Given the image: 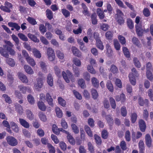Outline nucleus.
I'll return each mask as SVG.
<instances>
[{"instance_id": "obj_53", "label": "nucleus", "mask_w": 153, "mask_h": 153, "mask_svg": "<svg viewBox=\"0 0 153 153\" xmlns=\"http://www.w3.org/2000/svg\"><path fill=\"white\" fill-rule=\"evenodd\" d=\"M94 137L97 144L98 145H100L102 142L100 137L97 134H95Z\"/></svg>"}, {"instance_id": "obj_36", "label": "nucleus", "mask_w": 153, "mask_h": 153, "mask_svg": "<svg viewBox=\"0 0 153 153\" xmlns=\"http://www.w3.org/2000/svg\"><path fill=\"white\" fill-rule=\"evenodd\" d=\"M91 82L93 85L95 87H97L99 85V82L98 80L95 77H93L91 79Z\"/></svg>"}, {"instance_id": "obj_17", "label": "nucleus", "mask_w": 153, "mask_h": 153, "mask_svg": "<svg viewBox=\"0 0 153 153\" xmlns=\"http://www.w3.org/2000/svg\"><path fill=\"white\" fill-rule=\"evenodd\" d=\"M19 87L20 91L23 93H26V92H27L29 93H30L31 92L30 89L28 87H26L22 85L19 86Z\"/></svg>"}, {"instance_id": "obj_26", "label": "nucleus", "mask_w": 153, "mask_h": 153, "mask_svg": "<svg viewBox=\"0 0 153 153\" xmlns=\"http://www.w3.org/2000/svg\"><path fill=\"white\" fill-rule=\"evenodd\" d=\"M8 25L10 27H14L17 30H19L20 28V26L15 23L10 22L8 23Z\"/></svg>"}, {"instance_id": "obj_25", "label": "nucleus", "mask_w": 153, "mask_h": 153, "mask_svg": "<svg viewBox=\"0 0 153 153\" xmlns=\"http://www.w3.org/2000/svg\"><path fill=\"white\" fill-rule=\"evenodd\" d=\"M27 63L32 67L35 66L36 62L34 59L30 56L26 58V59Z\"/></svg>"}, {"instance_id": "obj_59", "label": "nucleus", "mask_w": 153, "mask_h": 153, "mask_svg": "<svg viewBox=\"0 0 153 153\" xmlns=\"http://www.w3.org/2000/svg\"><path fill=\"white\" fill-rule=\"evenodd\" d=\"M87 68L88 71L91 73L93 74L96 73V72L92 66L89 65L88 66Z\"/></svg>"}, {"instance_id": "obj_4", "label": "nucleus", "mask_w": 153, "mask_h": 153, "mask_svg": "<svg viewBox=\"0 0 153 153\" xmlns=\"http://www.w3.org/2000/svg\"><path fill=\"white\" fill-rule=\"evenodd\" d=\"M62 75L63 78L67 83L69 82V79L71 80L72 82L74 81V79H72L73 76L72 74L69 71L67 70L66 73L64 71H63Z\"/></svg>"}, {"instance_id": "obj_24", "label": "nucleus", "mask_w": 153, "mask_h": 153, "mask_svg": "<svg viewBox=\"0 0 153 153\" xmlns=\"http://www.w3.org/2000/svg\"><path fill=\"white\" fill-rule=\"evenodd\" d=\"M26 115L27 118L30 120H32L34 118L32 112L29 110H27L26 111Z\"/></svg>"}, {"instance_id": "obj_29", "label": "nucleus", "mask_w": 153, "mask_h": 153, "mask_svg": "<svg viewBox=\"0 0 153 153\" xmlns=\"http://www.w3.org/2000/svg\"><path fill=\"white\" fill-rule=\"evenodd\" d=\"M85 130L88 135L92 137L93 136V134L90 127L87 125L85 126L84 127Z\"/></svg>"}, {"instance_id": "obj_18", "label": "nucleus", "mask_w": 153, "mask_h": 153, "mask_svg": "<svg viewBox=\"0 0 153 153\" xmlns=\"http://www.w3.org/2000/svg\"><path fill=\"white\" fill-rule=\"evenodd\" d=\"M24 68L26 72L28 74L32 75L33 74L34 71L32 68L27 65L24 66Z\"/></svg>"}, {"instance_id": "obj_56", "label": "nucleus", "mask_w": 153, "mask_h": 153, "mask_svg": "<svg viewBox=\"0 0 153 153\" xmlns=\"http://www.w3.org/2000/svg\"><path fill=\"white\" fill-rule=\"evenodd\" d=\"M100 29L104 31H106L108 30L109 28L108 25L106 24H100Z\"/></svg>"}, {"instance_id": "obj_15", "label": "nucleus", "mask_w": 153, "mask_h": 153, "mask_svg": "<svg viewBox=\"0 0 153 153\" xmlns=\"http://www.w3.org/2000/svg\"><path fill=\"white\" fill-rule=\"evenodd\" d=\"M37 106L39 109L42 111H45L46 110V106L42 101H39L37 103Z\"/></svg>"}, {"instance_id": "obj_14", "label": "nucleus", "mask_w": 153, "mask_h": 153, "mask_svg": "<svg viewBox=\"0 0 153 153\" xmlns=\"http://www.w3.org/2000/svg\"><path fill=\"white\" fill-rule=\"evenodd\" d=\"M106 48L107 50L106 55L108 57L111 56L113 55V51L109 44H106Z\"/></svg>"}, {"instance_id": "obj_7", "label": "nucleus", "mask_w": 153, "mask_h": 153, "mask_svg": "<svg viewBox=\"0 0 153 153\" xmlns=\"http://www.w3.org/2000/svg\"><path fill=\"white\" fill-rule=\"evenodd\" d=\"M6 140L8 143L12 146H16L18 144L17 140L12 136H8L6 138Z\"/></svg>"}, {"instance_id": "obj_41", "label": "nucleus", "mask_w": 153, "mask_h": 153, "mask_svg": "<svg viewBox=\"0 0 153 153\" xmlns=\"http://www.w3.org/2000/svg\"><path fill=\"white\" fill-rule=\"evenodd\" d=\"M147 78L150 81L153 80V76L150 70H147L146 72Z\"/></svg>"}, {"instance_id": "obj_19", "label": "nucleus", "mask_w": 153, "mask_h": 153, "mask_svg": "<svg viewBox=\"0 0 153 153\" xmlns=\"http://www.w3.org/2000/svg\"><path fill=\"white\" fill-rule=\"evenodd\" d=\"M38 116L40 120L42 122H45L47 121V118L45 114L43 112H40L38 114Z\"/></svg>"}, {"instance_id": "obj_20", "label": "nucleus", "mask_w": 153, "mask_h": 153, "mask_svg": "<svg viewBox=\"0 0 153 153\" xmlns=\"http://www.w3.org/2000/svg\"><path fill=\"white\" fill-rule=\"evenodd\" d=\"M71 49L72 52L74 55L78 57L81 55V53L80 51L75 47H72Z\"/></svg>"}, {"instance_id": "obj_27", "label": "nucleus", "mask_w": 153, "mask_h": 153, "mask_svg": "<svg viewBox=\"0 0 153 153\" xmlns=\"http://www.w3.org/2000/svg\"><path fill=\"white\" fill-rule=\"evenodd\" d=\"M2 123L3 126L7 128V131L10 133H11L12 131L10 130V126L8 121L6 120H4L3 121Z\"/></svg>"}, {"instance_id": "obj_16", "label": "nucleus", "mask_w": 153, "mask_h": 153, "mask_svg": "<svg viewBox=\"0 0 153 153\" xmlns=\"http://www.w3.org/2000/svg\"><path fill=\"white\" fill-rule=\"evenodd\" d=\"M139 123L140 130L142 132H144L146 128V126L144 121L142 120H140Z\"/></svg>"}, {"instance_id": "obj_30", "label": "nucleus", "mask_w": 153, "mask_h": 153, "mask_svg": "<svg viewBox=\"0 0 153 153\" xmlns=\"http://www.w3.org/2000/svg\"><path fill=\"white\" fill-rule=\"evenodd\" d=\"M52 130L53 132L56 135L59 134L60 128H59L56 125L53 124L52 126Z\"/></svg>"}, {"instance_id": "obj_11", "label": "nucleus", "mask_w": 153, "mask_h": 153, "mask_svg": "<svg viewBox=\"0 0 153 153\" xmlns=\"http://www.w3.org/2000/svg\"><path fill=\"white\" fill-rule=\"evenodd\" d=\"M10 123L13 130L16 133H18L19 131V127L18 125L13 121L10 122Z\"/></svg>"}, {"instance_id": "obj_39", "label": "nucleus", "mask_w": 153, "mask_h": 153, "mask_svg": "<svg viewBox=\"0 0 153 153\" xmlns=\"http://www.w3.org/2000/svg\"><path fill=\"white\" fill-rule=\"evenodd\" d=\"M6 61L7 63L12 67H14L15 65V63L14 60L11 58L7 59Z\"/></svg>"}, {"instance_id": "obj_12", "label": "nucleus", "mask_w": 153, "mask_h": 153, "mask_svg": "<svg viewBox=\"0 0 153 153\" xmlns=\"http://www.w3.org/2000/svg\"><path fill=\"white\" fill-rule=\"evenodd\" d=\"M48 104L51 106L53 107V100L51 97V96L50 94L48 93L46 94V99Z\"/></svg>"}, {"instance_id": "obj_13", "label": "nucleus", "mask_w": 153, "mask_h": 153, "mask_svg": "<svg viewBox=\"0 0 153 153\" xmlns=\"http://www.w3.org/2000/svg\"><path fill=\"white\" fill-rule=\"evenodd\" d=\"M19 121L20 124L26 128H28L29 127V123L25 120L22 118H19Z\"/></svg>"}, {"instance_id": "obj_64", "label": "nucleus", "mask_w": 153, "mask_h": 153, "mask_svg": "<svg viewBox=\"0 0 153 153\" xmlns=\"http://www.w3.org/2000/svg\"><path fill=\"white\" fill-rule=\"evenodd\" d=\"M59 146L62 149L65 150L67 148L66 144L63 142L61 141L59 143Z\"/></svg>"}, {"instance_id": "obj_3", "label": "nucleus", "mask_w": 153, "mask_h": 153, "mask_svg": "<svg viewBox=\"0 0 153 153\" xmlns=\"http://www.w3.org/2000/svg\"><path fill=\"white\" fill-rule=\"evenodd\" d=\"M116 12L117 13L115 15L116 19L120 25L123 24L124 22V20L123 19V13L119 9L117 10Z\"/></svg>"}, {"instance_id": "obj_47", "label": "nucleus", "mask_w": 153, "mask_h": 153, "mask_svg": "<svg viewBox=\"0 0 153 153\" xmlns=\"http://www.w3.org/2000/svg\"><path fill=\"white\" fill-rule=\"evenodd\" d=\"M71 127L73 132L75 134H78L79 132V129L77 126L75 124L72 123Z\"/></svg>"}, {"instance_id": "obj_50", "label": "nucleus", "mask_w": 153, "mask_h": 153, "mask_svg": "<svg viewBox=\"0 0 153 153\" xmlns=\"http://www.w3.org/2000/svg\"><path fill=\"white\" fill-rule=\"evenodd\" d=\"M39 30L42 34H44L46 31V29L44 25L41 24L39 26Z\"/></svg>"}, {"instance_id": "obj_5", "label": "nucleus", "mask_w": 153, "mask_h": 153, "mask_svg": "<svg viewBox=\"0 0 153 153\" xmlns=\"http://www.w3.org/2000/svg\"><path fill=\"white\" fill-rule=\"evenodd\" d=\"M46 54L49 60L51 61L54 60L55 55L54 50L51 48L49 47L47 50Z\"/></svg>"}, {"instance_id": "obj_63", "label": "nucleus", "mask_w": 153, "mask_h": 153, "mask_svg": "<svg viewBox=\"0 0 153 153\" xmlns=\"http://www.w3.org/2000/svg\"><path fill=\"white\" fill-rule=\"evenodd\" d=\"M131 117V122L133 123H134L136 121L137 118V114L135 113H133L132 114Z\"/></svg>"}, {"instance_id": "obj_10", "label": "nucleus", "mask_w": 153, "mask_h": 153, "mask_svg": "<svg viewBox=\"0 0 153 153\" xmlns=\"http://www.w3.org/2000/svg\"><path fill=\"white\" fill-rule=\"evenodd\" d=\"M145 139L146 146L148 147H151L152 141L151 138L149 134H147L146 135Z\"/></svg>"}, {"instance_id": "obj_32", "label": "nucleus", "mask_w": 153, "mask_h": 153, "mask_svg": "<svg viewBox=\"0 0 153 153\" xmlns=\"http://www.w3.org/2000/svg\"><path fill=\"white\" fill-rule=\"evenodd\" d=\"M97 13L100 19H102L104 18L105 16L103 12L100 8H98L97 9Z\"/></svg>"}, {"instance_id": "obj_31", "label": "nucleus", "mask_w": 153, "mask_h": 153, "mask_svg": "<svg viewBox=\"0 0 153 153\" xmlns=\"http://www.w3.org/2000/svg\"><path fill=\"white\" fill-rule=\"evenodd\" d=\"M46 14L47 18L49 20L53 18V13L49 9H47L46 11Z\"/></svg>"}, {"instance_id": "obj_43", "label": "nucleus", "mask_w": 153, "mask_h": 153, "mask_svg": "<svg viewBox=\"0 0 153 153\" xmlns=\"http://www.w3.org/2000/svg\"><path fill=\"white\" fill-rule=\"evenodd\" d=\"M142 135V134L140 132L138 131L137 132L136 137H135V133L133 132L132 134V138L134 140L135 139H137L140 137Z\"/></svg>"}, {"instance_id": "obj_42", "label": "nucleus", "mask_w": 153, "mask_h": 153, "mask_svg": "<svg viewBox=\"0 0 153 153\" xmlns=\"http://www.w3.org/2000/svg\"><path fill=\"white\" fill-rule=\"evenodd\" d=\"M28 101L30 104H33L35 103V100L33 96L29 94L27 96Z\"/></svg>"}, {"instance_id": "obj_22", "label": "nucleus", "mask_w": 153, "mask_h": 153, "mask_svg": "<svg viewBox=\"0 0 153 153\" xmlns=\"http://www.w3.org/2000/svg\"><path fill=\"white\" fill-rule=\"evenodd\" d=\"M55 111L56 116L59 118H61L63 116L62 111L60 108L57 107L55 108Z\"/></svg>"}, {"instance_id": "obj_35", "label": "nucleus", "mask_w": 153, "mask_h": 153, "mask_svg": "<svg viewBox=\"0 0 153 153\" xmlns=\"http://www.w3.org/2000/svg\"><path fill=\"white\" fill-rule=\"evenodd\" d=\"M16 110L19 114H22L23 112V109L22 106L19 104L15 105Z\"/></svg>"}, {"instance_id": "obj_6", "label": "nucleus", "mask_w": 153, "mask_h": 153, "mask_svg": "<svg viewBox=\"0 0 153 153\" xmlns=\"http://www.w3.org/2000/svg\"><path fill=\"white\" fill-rule=\"evenodd\" d=\"M94 38L97 39L96 45L97 47L100 50L102 51L104 49V46L103 45L102 42L100 39H98V34L97 33H94Z\"/></svg>"}, {"instance_id": "obj_60", "label": "nucleus", "mask_w": 153, "mask_h": 153, "mask_svg": "<svg viewBox=\"0 0 153 153\" xmlns=\"http://www.w3.org/2000/svg\"><path fill=\"white\" fill-rule=\"evenodd\" d=\"M48 147L49 149V153H55V148L51 144L48 143Z\"/></svg>"}, {"instance_id": "obj_8", "label": "nucleus", "mask_w": 153, "mask_h": 153, "mask_svg": "<svg viewBox=\"0 0 153 153\" xmlns=\"http://www.w3.org/2000/svg\"><path fill=\"white\" fill-rule=\"evenodd\" d=\"M43 84L42 79L41 78H38L37 79V83L34 84V89L37 91H39L43 86Z\"/></svg>"}, {"instance_id": "obj_34", "label": "nucleus", "mask_w": 153, "mask_h": 153, "mask_svg": "<svg viewBox=\"0 0 153 153\" xmlns=\"http://www.w3.org/2000/svg\"><path fill=\"white\" fill-rule=\"evenodd\" d=\"M61 126L64 129H66L68 127V125L65 120L64 118H62L61 122Z\"/></svg>"}, {"instance_id": "obj_2", "label": "nucleus", "mask_w": 153, "mask_h": 153, "mask_svg": "<svg viewBox=\"0 0 153 153\" xmlns=\"http://www.w3.org/2000/svg\"><path fill=\"white\" fill-rule=\"evenodd\" d=\"M140 17L137 16L135 19V23L136 25H135L136 31L137 34L139 36H141L143 33V30L142 28L141 25L139 23Z\"/></svg>"}, {"instance_id": "obj_44", "label": "nucleus", "mask_w": 153, "mask_h": 153, "mask_svg": "<svg viewBox=\"0 0 153 153\" xmlns=\"http://www.w3.org/2000/svg\"><path fill=\"white\" fill-rule=\"evenodd\" d=\"M59 103L61 106L64 107L66 105L65 101L63 99L62 97H59L58 99Z\"/></svg>"}, {"instance_id": "obj_9", "label": "nucleus", "mask_w": 153, "mask_h": 153, "mask_svg": "<svg viewBox=\"0 0 153 153\" xmlns=\"http://www.w3.org/2000/svg\"><path fill=\"white\" fill-rule=\"evenodd\" d=\"M18 77L20 80L23 82L27 83L28 82V80L27 76L21 73H19L18 74Z\"/></svg>"}, {"instance_id": "obj_49", "label": "nucleus", "mask_w": 153, "mask_h": 153, "mask_svg": "<svg viewBox=\"0 0 153 153\" xmlns=\"http://www.w3.org/2000/svg\"><path fill=\"white\" fill-rule=\"evenodd\" d=\"M109 101L111 107L113 109H115L116 107V104L114 99L112 97H110Z\"/></svg>"}, {"instance_id": "obj_62", "label": "nucleus", "mask_w": 153, "mask_h": 153, "mask_svg": "<svg viewBox=\"0 0 153 153\" xmlns=\"http://www.w3.org/2000/svg\"><path fill=\"white\" fill-rule=\"evenodd\" d=\"M106 119L109 125H111L113 122V120L110 115H107L106 116Z\"/></svg>"}, {"instance_id": "obj_23", "label": "nucleus", "mask_w": 153, "mask_h": 153, "mask_svg": "<svg viewBox=\"0 0 153 153\" xmlns=\"http://www.w3.org/2000/svg\"><path fill=\"white\" fill-rule=\"evenodd\" d=\"M138 103L140 105L143 106L145 104L146 105L148 104L149 100L147 99H145L144 101L141 97H140L138 100Z\"/></svg>"}, {"instance_id": "obj_55", "label": "nucleus", "mask_w": 153, "mask_h": 153, "mask_svg": "<svg viewBox=\"0 0 153 153\" xmlns=\"http://www.w3.org/2000/svg\"><path fill=\"white\" fill-rule=\"evenodd\" d=\"M18 37L22 40L25 41H27L28 40L27 37L24 34L22 33H19L18 34Z\"/></svg>"}, {"instance_id": "obj_28", "label": "nucleus", "mask_w": 153, "mask_h": 153, "mask_svg": "<svg viewBox=\"0 0 153 153\" xmlns=\"http://www.w3.org/2000/svg\"><path fill=\"white\" fill-rule=\"evenodd\" d=\"M47 82L48 85L50 86H52L53 85V80L52 76L49 74L47 77Z\"/></svg>"}, {"instance_id": "obj_58", "label": "nucleus", "mask_w": 153, "mask_h": 153, "mask_svg": "<svg viewBox=\"0 0 153 153\" xmlns=\"http://www.w3.org/2000/svg\"><path fill=\"white\" fill-rule=\"evenodd\" d=\"M97 15L95 13H94L91 15V18L92 23L94 25L97 24V21L96 19Z\"/></svg>"}, {"instance_id": "obj_54", "label": "nucleus", "mask_w": 153, "mask_h": 153, "mask_svg": "<svg viewBox=\"0 0 153 153\" xmlns=\"http://www.w3.org/2000/svg\"><path fill=\"white\" fill-rule=\"evenodd\" d=\"M91 92L93 98L94 99H97L98 96L97 91L95 89H92Z\"/></svg>"}, {"instance_id": "obj_33", "label": "nucleus", "mask_w": 153, "mask_h": 153, "mask_svg": "<svg viewBox=\"0 0 153 153\" xmlns=\"http://www.w3.org/2000/svg\"><path fill=\"white\" fill-rule=\"evenodd\" d=\"M67 138L70 144L73 145L75 144V140L70 134L67 135Z\"/></svg>"}, {"instance_id": "obj_37", "label": "nucleus", "mask_w": 153, "mask_h": 153, "mask_svg": "<svg viewBox=\"0 0 153 153\" xmlns=\"http://www.w3.org/2000/svg\"><path fill=\"white\" fill-rule=\"evenodd\" d=\"M0 53L3 56L6 58H8V57L9 55L7 51L1 47H0Z\"/></svg>"}, {"instance_id": "obj_21", "label": "nucleus", "mask_w": 153, "mask_h": 153, "mask_svg": "<svg viewBox=\"0 0 153 153\" xmlns=\"http://www.w3.org/2000/svg\"><path fill=\"white\" fill-rule=\"evenodd\" d=\"M32 52L34 56L38 58H40L41 57V54L40 52L36 48H34L32 49Z\"/></svg>"}, {"instance_id": "obj_45", "label": "nucleus", "mask_w": 153, "mask_h": 153, "mask_svg": "<svg viewBox=\"0 0 153 153\" xmlns=\"http://www.w3.org/2000/svg\"><path fill=\"white\" fill-rule=\"evenodd\" d=\"M127 24L129 28L132 29L133 28L134 25L132 20L130 19H128L127 21Z\"/></svg>"}, {"instance_id": "obj_38", "label": "nucleus", "mask_w": 153, "mask_h": 153, "mask_svg": "<svg viewBox=\"0 0 153 153\" xmlns=\"http://www.w3.org/2000/svg\"><path fill=\"white\" fill-rule=\"evenodd\" d=\"M28 37L33 41L37 42H39V39H37L36 36L34 35H33L31 33H29L28 34Z\"/></svg>"}, {"instance_id": "obj_40", "label": "nucleus", "mask_w": 153, "mask_h": 153, "mask_svg": "<svg viewBox=\"0 0 153 153\" xmlns=\"http://www.w3.org/2000/svg\"><path fill=\"white\" fill-rule=\"evenodd\" d=\"M114 45L115 49L119 51L120 49V45L117 39H114Z\"/></svg>"}, {"instance_id": "obj_57", "label": "nucleus", "mask_w": 153, "mask_h": 153, "mask_svg": "<svg viewBox=\"0 0 153 153\" xmlns=\"http://www.w3.org/2000/svg\"><path fill=\"white\" fill-rule=\"evenodd\" d=\"M2 97L4 99L6 102L9 104L11 103V100L10 97L7 95L4 94L2 95Z\"/></svg>"}, {"instance_id": "obj_48", "label": "nucleus", "mask_w": 153, "mask_h": 153, "mask_svg": "<svg viewBox=\"0 0 153 153\" xmlns=\"http://www.w3.org/2000/svg\"><path fill=\"white\" fill-rule=\"evenodd\" d=\"M27 19V21L32 25H34L37 24L35 19L32 17H28Z\"/></svg>"}, {"instance_id": "obj_61", "label": "nucleus", "mask_w": 153, "mask_h": 153, "mask_svg": "<svg viewBox=\"0 0 153 153\" xmlns=\"http://www.w3.org/2000/svg\"><path fill=\"white\" fill-rule=\"evenodd\" d=\"M56 54L59 59H62L64 58V54L60 51L57 50L56 52Z\"/></svg>"}, {"instance_id": "obj_52", "label": "nucleus", "mask_w": 153, "mask_h": 153, "mask_svg": "<svg viewBox=\"0 0 153 153\" xmlns=\"http://www.w3.org/2000/svg\"><path fill=\"white\" fill-rule=\"evenodd\" d=\"M123 50L124 54L126 56L127 58H129L130 56L129 52L127 48L125 47H123Z\"/></svg>"}, {"instance_id": "obj_51", "label": "nucleus", "mask_w": 153, "mask_h": 153, "mask_svg": "<svg viewBox=\"0 0 153 153\" xmlns=\"http://www.w3.org/2000/svg\"><path fill=\"white\" fill-rule=\"evenodd\" d=\"M78 84L82 88H85L86 87L84 80L82 79H81L78 81Z\"/></svg>"}, {"instance_id": "obj_46", "label": "nucleus", "mask_w": 153, "mask_h": 153, "mask_svg": "<svg viewBox=\"0 0 153 153\" xmlns=\"http://www.w3.org/2000/svg\"><path fill=\"white\" fill-rule=\"evenodd\" d=\"M106 86L108 89L111 92H113L114 88L113 85L110 81H108L107 83Z\"/></svg>"}, {"instance_id": "obj_1", "label": "nucleus", "mask_w": 153, "mask_h": 153, "mask_svg": "<svg viewBox=\"0 0 153 153\" xmlns=\"http://www.w3.org/2000/svg\"><path fill=\"white\" fill-rule=\"evenodd\" d=\"M138 74L136 71L135 68H133L131 70V72L129 73L128 75L129 80L131 83L133 85H135L136 84L135 77L138 76Z\"/></svg>"}]
</instances>
